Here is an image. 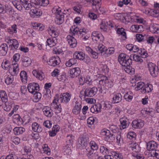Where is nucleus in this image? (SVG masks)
I'll return each mask as SVG.
<instances>
[{"mask_svg":"<svg viewBox=\"0 0 159 159\" xmlns=\"http://www.w3.org/2000/svg\"><path fill=\"white\" fill-rule=\"evenodd\" d=\"M98 52L99 53H101V54H104L105 53L106 48L105 46L102 44H99L98 47Z\"/></svg>","mask_w":159,"mask_h":159,"instance_id":"c9c22d12","label":"nucleus"},{"mask_svg":"<svg viewBox=\"0 0 159 159\" xmlns=\"http://www.w3.org/2000/svg\"><path fill=\"white\" fill-rule=\"evenodd\" d=\"M117 142L118 144H121L123 142V138L121 137L120 133H119L116 136Z\"/></svg>","mask_w":159,"mask_h":159,"instance_id":"603ef678","label":"nucleus"},{"mask_svg":"<svg viewBox=\"0 0 159 159\" xmlns=\"http://www.w3.org/2000/svg\"><path fill=\"white\" fill-rule=\"evenodd\" d=\"M100 151L101 152L104 154L108 153V149L104 146H101L100 148Z\"/></svg>","mask_w":159,"mask_h":159,"instance_id":"680f3d73","label":"nucleus"},{"mask_svg":"<svg viewBox=\"0 0 159 159\" xmlns=\"http://www.w3.org/2000/svg\"><path fill=\"white\" fill-rule=\"evenodd\" d=\"M55 13L56 16V22L58 25L61 24L64 20V16L63 13L61 12V9L58 8L56 10Z\"/></svg>","mask_w":159,"mask_h":159,"instance_id":"1a4fd4ad","label":"nucleus"},{"mask_svg":"<svg viewBox=\"0 0 159 159\" xmlns=\"http://www.w3.org/2000/svg\"><path fill=\"white\" fill-rule=\"evenodd\" d=\"M77 62V60L74 57L70 59L66 63V65L68 67H70L72 65H75Z\"/></svg>","mask_w":159,"mask_h":159,"instance_id":"72a5a7b5","label":"nucleus"},{"mask_svg":"<svg viewBox=\"0 0 159 159\" xmlns=\"http://www.w3.org/2000/svg\"><path fill=\"white\" fill-rule=\"evenodd\" d=\"M130 147L131 148L132 150L136 152H139L140 151V148L137 143H131Z\"/></svg>","mask_w":159,"mask_h":159,"instance_id":"cd10ccee","label":"nucleus"},{"mask_svg":"<svg viewBox=\"0 0 159 159\" xmlns=\"http://www.w3.org/2000/svg\"><path fill=\"white\" fill-rule=\"evenodd\" d=\"M91 149L93 150H97L98 148L97 144L93 141H91L89 143Z\"/></svg>","mask_w":159,"mask_h":159,"instance_id":"de8ad7c7","label":"nucleus"},{"mask_svg":"<svg viewBox=\"0 0 159 159\" xmlns=\"http://www.w3.org/2000/svg\"><path fill=\"white\" fill-rule=\"evenodd\" d=\"M43 111L45 116L49 117H50L52 116V111L49 107H44L43 109Z\"/></svg>","mask_w":159,"mask_h":159,"instance_id":"5701e85b","label":"nucleus"},{"mask_svg":"<svg viewBox=\"0 0 159 159\" xmlns=\"http://www.w3.org/2000/svg\"><path fill=\"white\" fill-rule=\"evenodd\" d=\"M32 129L35 132H40L42 130L41 127L36 122L33 123L32 125Z\"/></svg>","mask_w":159,"mask_h":159,"instance_id":"4be33fe9","label":"nucleus"},{"mask_svg":"<svg viewBox=\"0 0 159 159\" xmlns=\"http://www.w3.org/2000/svg\"><path fill=\"white\" fill-rule=\"evenodd\" d=\"M70 76L72 78H75L78 76L81 73L80 69L79 67H75L69 70Z\"/></svg>","mask_w":159,"mask_h":159,"instance_id":"9b49d317","label":"nucleus"},{"mask_svg":"<svg viewBox=\"0 0 159 159\" xmlns=\"http://www.w3.org/2000/svg\"><path fill=\"white\" fill-rule=\"evenodd\" d=\"M156 142L154 141H152L149 142L147 143V148L148 150H153L155 149L158 146Z\"/></svg>","mask_w":159,"mask_h":159,"instance_id":"f3484780","label":"nucleus"},{"mask_svg":"<svg viewBox=\"0 0 159 159\" xmlns=\"http://www.w3.org/2000/svg\"><path fill=\"white\" fill-rule=\"evenodd\" d=\"M13 77H12V76H7L5 79V82L7 84L9 85L10 84H11L13 82Z\"/></svg>","mask_w":159,"mask_h":159,"instance_id":"864d4df0","label":"nucleus"},{"mask_svg":"<svg viewBox=\"0 0 159 159\" xmlns=\"http://www.w3.org/2000/svg\"><path fill=\"white\" fill-rule=\"evenodd\" d=\"M139 54H140L142 57L143 58H146L147 57L148 54L146 52L144 49H142L141 48L139 49V51H137Z\"/></svg>","mask_w":159,"mask_h":159,"instance_id":"79ce46f5","label":"nucleus"},{"mask_svg":"<svg viewBox=\"0 0 159 159\" xmlns=\"http://www.w3.org/2000/svg\"><path fill=\"white\" fill-rule=\"evenodd\" d=\"M57 102L56 103H55V104L52 106L53 107H54V111L56 113H58L60 112L61 111V108L60 104L59 105L57 104Z\"/></svg>","mask_w":159,"mask_h":159,"instance_id":"e433bc0d","label":"nucleus"},{"mask_svg":"<svg viewBox=\"0 0 159 159\" xmlns=\"http://www.w3.org/2000/svg\"><path fill=\"white\" fill-rule=\"evenodd\" d=\"M102 36V35L98 31H93L91 37L93 40L97 41Z\"/></svg>","mask_w":159,"mask_h":159,"instance_id":"393cba45","label":"nucleus"},{"mask_svg":"<svg viewBox=\"0 0 159 159\" xmlns=\"http://www.w3.org/2000/svg\"><path fill=\"white\" fill-rule=\"evenodd\" d=\"M86 50L88 53H90L92 55L93 58L95 59H97L98 58V53L93 51L89 47H86Z\"/></svg>","mask_w":159,"mask_h":159,"instance_id":"c85d7f7f","label":"nucleus"},{"mask_svg":"<svg viewBox=\"0 0 159 159\" xmlns=\"http://www.w3.org/2000/svg\"><path fill=\"white\" fill-rule=\"evenodd\" d=\"M11 44H12L11 45H12L15 49H16L18 48L19 44L18 43L16 39H12Z\"/></svg>","mask_w":159,"mask_h":159,"instance_id":"6e6d98bb","label":"nucleus"},{"mask_svg":"<svg viewBox=\"0 0 159 159\" xmlns=\"http://www.w3.org/2000/svg\"><path fill=\"white\" fill-rule=\"evenodd\" d=\"M57 42L56 38H50L47 39V44L50 47L55 46Z\"/></svg>","mask_w":159,"mask_h":159,"instance_id":"bb28decb","label":"nucleus"},{"mask_svg":"<svg viewBox=\"0 0 159 159\" xmlns=\"http://www.w3.org/2000/svg\"><path fill=\"white\" fill-rule=\"evenodd\" d=\"M60 72V70L58 69H56L51 73V75L52 76L56 77L57 76V77L59 75V73Z\"/></svg>","mask_w":159,"mask_h":159,"instance_id":"bf43d9fd","label":"nucleus"},{"mask_svg":"<svg viewBox=\"0 0 159 159\" xmlns=\"http://www.w3.org/2000/svg\"><path fill=\"white\" fill-rule=\"evenodd\" d=\"M20 76L21 80L22 82L26 80L27 78V76L26 72L25 71H22L20 72Z\"/></svg>","mask_w":159,"mask_h":159,"instance_id":"58836bf2","label":"nucleus"},{"mask_svg":"<svg viewBox=\"0 0 159 159\" xmlns=\"http://www.w3.org/2000/svg\"><path fill=\"white\" fill-rule=\"evenodd\" d=\"M66 39L71 47L74 48L76 46L77 42L76 39L74 37L70 35H68Z\"/></svg>","mask_w":159,"mask_h":159,"instance_id":"4468645a","label":"nucleus"},{"mask_svg":"<svg viewBox=\"0 0 159 159\" xmlns=\"http://www.w3.org/2000/svg\"><path fill=\"white\" fill-rule=\"evenodd\" d=\"M133 156L136 157L137 159H143L144 157L140 153H134L133 154Z\"/></svg>","mask_w":159,"mask_h":159,"instance_id":"69168bd1","label":"nucleus"},{"mask_svg":"<svg viewBox=\"0 0 159 159\" xmlns=\"http://www.w3.org/2000/svg\"><path fill=\"white\" fill-rule=\"evenodd\" d=\"M151 14L153 16L156 17H159V10H153L151 12Z\"/></svg>","mask_w":159,"mask_h":159,"instance_id":"5fc2aeb1","label":"nucleus"},{"mask_svg":"<svg viewBox=\"0 0 159 159\" xmlns=\"http://www.w3.org/2000/svg\"><path fill=\"white\" fill-rule=\"evenodd\" d=\"M73 57L75 59H78L80 60H83L84 59L85 55L82 52H75L73 54Z\"/></svg>","mask_w":159,"mask_h":159,"instance_id":"412c9836","label":"nucleus"},{"mask_svg":"<svg viewBox=\"0 0 159 159\" xmlns=\"http://www.w3.org/2000/svg\"><path fill=\"white\" fill-rule=\"evenodd\" d=\"M122 96L120 93H118L114 96L112 98L113 102L114 103H119L121 100Z\"/></svg>","mask_w":159,"mask_h":159,"instance_id":"473e14b6","label":"nucleus"},{"mask_svg":"<svg viewBox=\"0 0 159 159\" xmlns=\"http://www.w3.org/2000/svg\"><path fill=\"white\" fill-rule=\"evenodd\" d=\"M127 120L125 117H123L120 118V123L123 129L126 128L128 126Z\"/></svg>","mask_w":159,"mask_h":159,"instance_id":"2f4dec72","label":"nucleus"},{"mask_svg":"<svg viewBox=\"0 0 159 159\" xmlns=\"http://www.w3.org/2000/svg\"><path fill=\"white\" fill-rule=\"evenodd\" d=\"M61 62L60 58L57 56H55L51 57L47 61L48 64L51 66H55L58 65Z\"/></svg>","mask_w":159,"mask_h":159,"instance_id":"0eeeda50","label":"nucleus"},{"mask_svg":"<svg viewBox=\"0 0 159 159\" xmlns=\"http://www.w3.org/2000/svg\"><path fill=\"white\" fill-rule=\"evenodd\" d=\"M144 125V121L141 120H135L132 122L133 127L134 128H141Z\"/></svg>","mask_w":159,"mask_h":159,"instance_id":"ddd939ff","label":"nucleus"},{"mask_svg":"<svg viewBox=\"0 0 159 159\" xmlns=\"http://www.w3.org/2000/svg\"><path fill=\"white\" fill-rule=\"evenodd\" d=\"M102 107H103V108L108 110L111 107V106L108 102H104L102 104Z\"/></svg>","mask_w":159,"mask_h":159,"instance_id":"8fccbe9b","label":"nucleus"},{"mask_svg":"<svg viewBox=\"0 0 159 159\" xmlns=\"http://www.w3.org/2000/svg\"><path fill=\"white\" fill-rule=\"evenodd\" d=\"M136 136V134L134 132H130L128 133L127 135V138L130 139H134Z\"/></svg>","mask_w":159,"mask_h":159,"instance_id":"13d9d810","label":"nucleus"},{"mask_svg":"<svg viewBox=\"0 0 159 159\" xmlns=\"http://www.w3.org/2000/svg\"><path fill=\"white\" fill-rule=\"evenodd\" d=\"M152 156L154 155V157H155L157 159H159V150H155L153 151L151 153Z\"/></svg>","mask_w":159,"mask_h":159,"instance_id":"052dcab7","label":"nucleus"},{"mask_svg":"<svg viewBox=\"0 0 159 159\" xmlns=\"http://www.w3.org/2000/svg\"><path fill=\"white\" fill-rule=\"evenodd\" d=\"M129 57H130L131 59V58L133 57L134 60L136 61L140 62L143 61V60L141 59V57L137 55L134 54L133 56L131 55Z\"/></svg>","mask_w":159,"mask_h":159,"instance_id":"ea45409f","label":"nucleus"},{"mask_svg":"<svg viewBox=\"0 0 159 159\" xmlns=\"http://www.w3.org/2000/svg\"><path fill=\"white\" fill-rule=\"evenodd\" d=\"M124 31V29L123 28H118L117 30V32L118 34H121L122 36L125 37V38H126V33Z\"/></svg>","mask_w":159,"mask_h":159,"instance_id":"09e8293b","label":"nucleus"},{"mask_svg":"<svg viewBox=\"0 0 159 159\" xmlns=\"http://www.w3.org/2000/svg\"><path fill=\"white\" fill-rule=\"evenodd\" d=\"M152 86L151 84H146L143 87V89H142L141 90V92L143 93H148L150 92L152 90Z\"/></svg>","mask_w":159,"mask_h":159,"instance_id":"a211bd4d","label":"nucleus"},{"mask_svg":"<svg viewBox=\"0 0 159 159\" xmlns=\"http://www.w3.org/2000/svg\"><path fill=\"white\" fill-rule=\"evenodd\" d=\"M144 84V83L143 82H139L135 84V86H136L135 89H136L137 90H139L140 89L141 90L142 89H143Z\"/></svg>","mask_w":159,"mask_h":159,"instance_id":"49530a36","label":"nucleus"},{"mask_svg":"<svg viewBox=\"0 0 159 159\" xmlns=\"http://www.w3.org/2000/svg\"><path fill=\"white\" fill-rule=\"evenodd\" d=\"M109 128L111 131L114 133H116L118 131V128L117 127L116 125H111Z\"/></svg>","mask_w":159,"mask_h":159,"instance_id":"3c124183","label":"nucleus"},{"mask_svg":"<svg viewBox=\"0 0 159 159\" xmlns=\"http://www.w3.org/2000/svg\"><path fill=\"white\" fill-rule=\"evenodd\" d=\"M22 65L25 67H28L31 63V59L29 57H23L22 59Z\"/></svg>","mask_w":159,"mask_h":159,"instance_id":"6ab92c4d","label":"nucleus"},{"mask_svg":"<svg viewBox=\"0 0 159 159\" xmlns=\"http://www.w3.org/2000/svg\"><path fill=\"white\" fill-rule=\"evenodd\" d=\"M101 0H90V2L92 4V7L93 9L95 11H97L98 8L101 5Z\"/></svg>","mask_w":159,"mask_h":159,"instance_id":"2eb2a0df","label":"nucleus"},{"mask_svg":"<svg viewBox=\"0 0 159 159\" xmlns=\"http://www.w3.org/2000/svg\"><path fill=\"white\" fill-rule=\"evenodd\" d=\"M82 6L81 5L73 7L74 10L78 13H80L81 11Z\"/></svg>","mask_w":159,"mask_h":159,"instance_id":"774afa93","label":"nucleus"},{"mask_svg":"<svg viewBox=\"0 0 159 159\" xmlns=\"http://www.w3.org/2000/svg\"><path fill=\"white\" fill-rule=\"evenodd\" d=\"M111 154L113 155V157L116 159H122L123 156L121 154H120L119 153H117L115 151L112 152L111 153Z\"/></svg>","mask_w":159,"mask_h":159,"instance_id":"a18cd8bd","label":"nucleus"},{"mask_svg":"<svg viewBox=\"0 0 159 159\" xmlns=\"http://www.w3.org/2000/svg\"><path fill=\"white\" fill-rule=\"evenodd\" d=\"M70 31L72 32L73 35H78L80 34L82 35H85L86 34V30L85 28H80L76 27L73 28L72 27L70 29Z\"/></svg>","mask_w":159,"mask_h":159,"instance_id":"9d476101","label":"nucleus"},{"mask_svg":"<svg viewBox=\"0 0 159 159\" xmlns=\"http://www.w3.org/2000/svg\"><path fill=\"white\" fill-rule=\"evenodd\" d=\"M32 73L33 75L40 80H42L44 77V75L43 73H40L36 70H33Z\"/></svg>","mask_w":159,"mask_h":159,"instance_id":"a878e982","label":"nucleus"},{"mask_svg":"<svg viewBox=\"0 0 159 159\" xmlns=\"http://www.w3.org/2000/svg\"><path fill=\"white\" fill-rule=\"evenodd\" d=\"M8 47L6 43H3L0 46V53L2 55L4 56L7 53Z\"/></svg>","mask_w":159,"mask_h":159,"instance_id":"aec40b11","label":"nucleus"},{"mask_svg":"<svg viewBox=\"0 0 159 159\" xmlns=\"http://www.w3.org/2000/svg\"><path fill=\"white\" fill-rule=\"evenodd\" d=\"M39 85L35 83L29 84L28 85V89L29 92L32 94H34L39 90Z\"/></svg>","mask_w":159,"mask_h":159,"instance_id":"6e6552de","label":"nucleus"},{"mask_svg":"<svg viewBox=\"0 0 159 159\" xmlns=\"http://www.w3.org/2000/svg\"><path fill=\"white\" fill-rule=\"evenodd\" d=\"M48 32L49 34L53 38H56L58 35V33L55 30L54 28L52 27L49 28V29L48 30Z\"/></svg>","mask_w":159,"mask_h":159,"instance_id":"7c9ffc66","label":"nucleus"},{"mask_svg":"<svg viewBox=\"0 0 159 159\" xmlns=\"http://www.w3.org/2000/svg\"><path fill=\"white\" fill-rule=\"evenodd\" d=\"M70 146V145L67 144L64 147L63 150L64 152L67 155H69L71 153V150Z\"/></svg>","mask_w":159,"mask_h":159,"instance_id":"a19ab883","label":"nucleus"},{"mask_svg":"<svg viewBox=\"0 0 159 159\" xmlns=\"http://www.w3.org/2000/svg\"><path fill=\"white\" fill-rule=\"evenodd\" d=\"M102 104L98 103L91 107L90 108V111L93 113H97L100 112Z\"/></svg>","mask_w":159,"mask_h":159,"instance_id":"dca6fc26","label":"nucleus"},{"mask_svg":"<svg viewBox=\"0 0 159 159\" xmlns=\"http://www.w3.org/2000/svg\"><path fill=\"white\" fill-rule=\"evenodd\" d=\"M148 70L151 75L153 77H156L158 74V70L157 66L155 64L149 63L148 64Z\"/></svg>","mask_w":159,"mask_h":159,"instance_id":"423d86ee","label":"nucleus"},{"mask_svg":"<svg viewBox=\"0 0 159 159\" xmlns=\"http://www.w3.org/2000/svg\"><path fill=\"white\" fill-rule=\"evenodd\" d=\"M97 91L98 89L95 87L87 88L84 92L81 91L80 97L82 100L84 101L86 97H93L96 94Z\"/></svg>","mask_w":159,"mask_h":159,"instance_id":"7ed1b4c3","label":"nucleus"},{"mask_svg":"<svg viewBox=\"0 0 159 159\" xmlns=\"http://www.w3.org/2000/svg\"><path fill=\"white\" fill-rule=\"evenodd\" d=\"M30 13H33L36 16H40V15H41L42 13L40 10L37 8H34L31 10Z\"/></svg>","mask_w":159,"mask_h":159,"instance_id":"c03bdc74","label":"nucleus"},{"mask_svg":"<svg viewBox=\"0 0 159 159\" xmlns=\"http://www.w3.org/2000/svg\"><path fill=\"white\" fill-rule=\"evenodd\" d=\"M81 105L79 102H76L75 105L73 109V112L76 115L79 114L81 110Z\"/></svg>","mask_w":159,"mask_h":159,"instance_id":"b1692460","label":"nucleus"},{"mask_svg":"<svg viewBox=\"0 0 159 159\" xmlns=\"http://www.w3.org/2000/svg\"><path fill=\"white\" fill-rule=\"evenodd\" d=\"M85 83L87 84L88 85L90 86L92 84V81L89 76H87L85 78Z\"/></svg>","mask_w":159,"mask_h":159,"instance_id":"4d7b16f0","label":"nucleus"},{"mask_svg":"<svg viewBox=\"0 0 159 159\" xmlns=\"http://www.w3.org/2000/svg\"><path fill=\"white\" fill-rule=\"evenodd\" d=\"M43 124L45 127L48 128H50L51 127L52 124L50 121L47 120L43 122Z\"/></svg>","mask_w":159,"mask_h":159,"instance_id":"338daca9","label":"nucleus"},{"mask_svg":"<svg viewBox=\"0 0 159 159\" xmlns=\"http://www.w3.org/2000/svg\"><path fill=\"white\" fill-rule=\"evenodd\" d=\"M71 96V94L68 93H62L58 99L55 98L54 99L52 102L51 103L52 105H54L55 103H56L58 101L65 103H67L70 101Z\"/></svg>","mask_w":159,"mask_h":159,"instance_id":"20e7f679","label":"nucleus"},{"mask_svg":"<svg viewBox=\"0 0 159 159\" xmlns=\"http://www.w3.org/2000/svg\"><path fill=\"white\" fill-rule=\"evenodd\" d=\"M19 71L18 65L14 63L13 66V70L12 74L13 75H16L18 73Z\"/></svg>","mask_w":159,"mask_h":159,"instance_id":"37998d69","label":"nucleus"},{"mask_svg":"<svg viewBox=\"0 0 159 159\" xmlns=\"http://www.w3.org/2000/svg\"><path fill=\"white\" fill-rule=\"evenodd\" d=\"M101 134L103 136L106 141L110 142L113 141L115 138V135L111 133L109 130L106 129L102 130Z\"/></svg>","mask_w":159,"mask_h":159,"instance_id":"39448f33","label":"nucleus"},{"mask_svg":"<svg viewBox=\"0 0 159 159\" xmlns=\"http://www.w3.org/2000/svg\"><path fill=\"white\" fill-rule=\"evenodd\" d=\"M79 144L80 147H85L89 143V138L87 135H83V136L79 138L78 139Z\"/></svg>","mask_w":159,"mask_h":159,"instance_id":"f8f14e48","label":"nucleus"},{"mask_svg":"<svg viewBox=\"0 0 159 159\" xmlns=\"http://www.w3.org/2000/svg\"><path fill=\"white\" fill-rule=\"evenodd\" d=\"M25 130V129L22 127H16L13 129L14 134L17 135L22 134Z\"/></svg>","mask_w":159,"mask_h":159,"instance_id":"c756f323","label":"nucleus"},{"mask_svg":"<svg viewBox=\"0 0 159 159\" xmlns=\"http://www.w3.org/2000/svg\"><path fill=\"white\" fill-rule=\"evenodd\" d=\"M114 48L113 47H111L108 49L106 48V50L105 53L111 54L114 53Z\"/></svg>","mask_w":159,"mask_h":159,"instance_id":"e2e57ef3","label":"nucleus"},{"mask_svg":"<svg viewBox=\"0 0 159 159\" xmlns=\"http://www.w3.org/2000/svg\"><path fill=\"white\" fill-rule=\"evenodd\" d=\"M99 84L101 86L99 91L103 93H105L106 90L111 88L113 85L112 81L106 76H103L101 78L99 81Z\"/></svg>","mask_w":159,"mask_h":159,"instance_id":"f03ea898","label":"nucleus"},{"mask_svg":"<svg viewBox=\"0 0 159 159\" xmlns=\"http://www.w3.org/2000/svg\"><path fill=\"white\" fill-rule=\"evenodd\" d=\"M10 63L8 61L6 60L5 62H3L2 64V68L5 70H7L9 68Z\"/></svg>","mask_w":159,"mask_h":159,"instance_id":"4c0bfd02","label":"nucleus"},{"mask_svg":"<svg viewBox=\"0 0 159 159\" xmlns=\"http://www.w3.org/2000/svg\"><path fill=\"white\" fill-rule=\"evenodd\" d=\"M124 98L127 101L130 102L133 99V96L129 95L128 93H127L125 95Z\"/></svg>","mask_w":159,"mask_h":159,"instance_id":"0e129e2a","label":"nucleus"},{"mask_svg":"<svg viewBox=\"0 0 159 159\" xmlns=\"http://www.w3.org/2000/svg\"><path fill=\"white\" fill-rule=\"evenodd\" d=\"M0 97L3 102H7V96L5 91H2L0 92Z\"/></svg>","mask_w":159,"mask_h":159,"instance_id":"f704fd0d","label":"nucleus"},{"mask_svg":"<svg viewBox=\"0 0 159 159\" xmlns=\"http://www.w3.org/2000/svg\"><path fill=\"white\" fill-rule=\"evenodd\" d=\"M120 63L123 66L125 67V70L129 74L132 73L130 69V65L132 63V60L125 54H120L118 58Z\"/></svg>","mask_w":159,"mask_h":159,"instance_id":"f257e3e1","label":"nucleus"}]
</instances>
